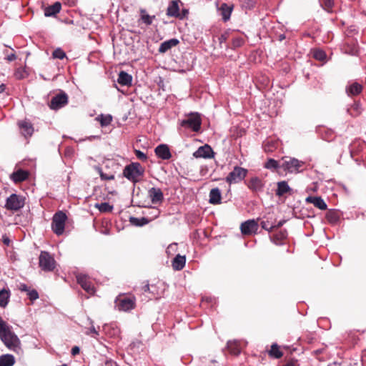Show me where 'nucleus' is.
Wrapping results in <instances>:
<instances>
[{"instance_id":"nucleus-35","label":"nucleus","mask_w":366,"mask_h":366,"mask_svg":"<svg viewBox=\"0 0 366 366\" xmlns=\"http://www.w3.org/2000/svg\"><path fill=\"white\" fill-rule=\"evenodd\" d=\"M269 355L273 358L279 359L282 357L283 354L280 351L279 346L277 344L274 343L271 346V349L269 351Z\"/></svg>"},{"instance_id":"nucleus-13","label":"nucleus","mask_w":366,"mask_h":366,"mask_svg":"<svg viewBox=\"0 0 366 366\" xmlns=\"http://www.w3.org/2000/svg\"><path fill=\"white\" fill-rule=\"evenodd\" d=\"M241 232L244 235L252 234L255 233L258 229V224L254 219H249L242 223Z\"/></svg>"},{"instance_id":"nucleus-47","label":"nucleus","mask_w":366,"mask_h":366,"mask_svg":"<svg viewBox=\"0 0 366 366\" xmlns=\"http://www.w3.org/2000/svg\"><path fill=\"white\" fill-rule=\"evenodd\" d=\"M177 249V244L172 243L168 246L166 252L169 255H172L174 254V252H176Z\"/></svg>"},{"instance_id":"nucleus-58","label":"nucleus","mask_w":366,"mask_h":366,"mask_svg":"<svg viewBox=\"0 0 366 366\" xmlns=\"http://www.w3.org/2000/svg\"><path fill=\"white\" fill-rule=\"evenodd\" d=\"M226 39H227V37L224 34L221 35L220 37L219 38L220 43H222L223 41H226Z\"/></svg>"},{"instance_id":"nucleus-16","label":"nucleus","mask_w":366,"mask_h":366,"mask_svg":"<svg viewBox=\"0 0 366 366\" xmlns=\"http://www.w3.org/2000/svg\"><path fill=\"white\" fill-rule=\"evenodd\" d=\"M154 152L159 158L163 160H168L172 157L170 149L167 144H162L158 145L155 148Z\"/></svg>"},{"instance_id":"nucleus-31","label":"nucleus","mask_w":366,"mask_h":366,"mask_svg":"<svg viewBox=\"0 0 366 366\" xmlns=\"http://www.w3.org/2000/svg\"><path fill=\"white\" fill-rule=\"evenodd\" d=\"M179 8L178 3L175 1H172L167 7V15L169 16L177 17L179 15Z\"/></svg>"},{"instance_id":"nucleus-60","label":"nucleus","mask_w":366,"mask_h":366,"mask_svg":"<svg viewBox=\"0 0 366 366\" xmlns=\"http://www.w3.org/2000/svg\"><path fill=\"white\" fill-rule=\"evenodd\" d=\"M4 244H7V245H8V244H9V239H5L4 240Z\"/></svg>"},{"instance_id":"nucleus-49","label":"nucleus","mask_w":366,"mask_h":366,"mask_svg":"<svg viewBox=\"0 0 366 366\" xmlns=\"http://www.w3.org/2000/svg\"><path fill=\"white\" fill-rule=\"evenodd\" d=\"M100 177L103 180H112L114 179V176L113 174H104L102 171H100Z\"/></svg>"},{"instance_id":"nucleus-32","label":"nucleus","mask_w":366,"mask_h":366,"mask_svg":"<svg viewBox=\"0 0 366 366\" xmlns=\"http://www.w3.org/2000/svg\"><path fill=\"white\" fill-rule=\"evenodd\" d=\"M15 363V358L11 354L0 355V366H12Z\"/></svg>"},{"instance_id":"nucleus-51","label":"nucleus","mask_w":366,"mask_h":366,"mask_svg":"<svg viewBox=\"0 0 366 366\" xmlns=\"http://www.w3.org/2000/svg\"><path fill=\"white\" fill-rule=\"evenodd\" d=\"M19 289L21 292H28L29 291V287L24 283H21L19 286Z\"/></svg>"},{"instance_id":"nucleus-9","label":"nucleus","mask_w":366,"mask_h":366,"mask_svg":"<svg viewBox=\"0 0 366 366\" xmlns=\"http://www.w3.org/2000/svg\"><path fill=\"white\" fill-rule=\"evenodd\" d=\"M116 302L119 310L128 312L135 307L136 298L134 297L119 298L116 300Z\"/></svg>"},{"instance_id":"nucleus-44","label":"nucleus","mask_w":366,"mask_h":366,"mask_svg":"<svg viewBox=\"0 0 366 366\" xmlns=\"http://www.w3.org/2000/svg\"><path fill=\"white\" fill-rule=\"evenodd\" d=\"M260 224L262 229L268 232H271L272 229H274V226H273V224H269L268 221H262Z\"/></svg>"},{"instance_id":"nucleus-17","label":"nucleus","mask_w":366,"mask_h":366,"mask_svg":"<svg viewBox=\"0 0 366 366\" xmlns=\"http://www.w3.org/2000/svg\"><path fill=\"white\" fill-rule=\"evenodd\" d=\"M19 127L20 129L21 134L27 138L30 137L34 133V127L32 124L26 120L19 122Z\"/></svg>"},{"instance_id":"nucleus-30","label":"nucleus","mask_w":366,"mask_h":366,"mask_svg":"<svg viewBox=\"0 0 366 366\" xmlns=\"http://www.w3.org/2000/svg\"><path fill=\"white\" fill-rule=\"evenodd\" d=\"M291 190L290 187L286 181H281L277 183V188L275 191L277 196H283L287 192Z\"/></svg>"},{"instance_id":"nucleus-59","label":"nucleus","mask_w":366,"mask_h":366,"mask_svg":"<svg viewBox=\"0 0 366 366\" xmlns=\"http://www.w3.org/2000/svg\"><path fill=\"white\" fill-rule=\"evenodd\" d=\"M6 89V85L4 84H0V94L4 92Z\"/></svg>"},{"instance_id":"nucleus-42","label":"nucleus","mask_w":366,"mask_h":366,"mask_svg":"<svg viewBox=\"0 0 366 366\" xmlns=\"http://www.w3.org/2000/svg\"><path fill=\"white\" fill-rule=\"evenodd\" d=\"M52 56L55 59H63L66 57V53L61 48H57L54 51Z\"/></svg>"},{"instance_id":"nucleus-40","label":"nucleus","mask_w":366,"mask_h":366,"mask_svg":"<svg viewBox=\"0 0 366 366\" xmlns=\"http://www.w3.org/2000/svg\"><path fill=\"white\" fill-rule=\"evenodd\" d=\"M321 6L327 12H331L334 6V0H320Z\"/></svg>"},{"instance_id":"nucleus-36","label":"nucleus","mask_w":366,"mask_h":366,"mask_svg":"<svg viewBox=\"0 0 366 366\" xmlns=\"http://www.w3.org/2000/svg\"><path fill=\"white\" fill-rule=\"evenodd\" d=\"M102 127H106L111 124L112 121V117L110 114H100L97 117Z\"/></svg>"},{"instance_id":"nucleus-29","label":"nucleus","mask_w":366,"mask_h":366,"mask_svg":"<svg viewBox=\"0 0 366 366\" xmlns=\"http://www.w3.org/2000/svg\"><path fill=\"white\" fill-rule=\"evenodd\" d=\"M232 9L233 6H229L225 3L222 4L220 6V11L224 21H227L230 19Z\"/></svg>"},{"instance_id":"nucleus-57","label":"nucleus","mask_w":366,"mask_h":366,"mask_svg":"<svg viewBox=\"0 0 366 366\" xmlns=\"http://www.w3.org/2000/svg\"><path fill=\"white\" fill-rule=\"evenodd\" d=\"M143 290H144V292H150V287H149V284H147V285H144V286L143 287Z\"/></svg>"},{"instance_id":"nucleus-3","label":"nucleus","mask_w":366,"mask_h":366,"mask_svg":"<svg viewBox=\"0 0 366 366\" xmlns=\"http://www.w3.org/2000/svg\"><path fill=\"white\" fill-rule=\"evenodd\" d=\"M66 219L67 216L62 211H59L54 214L51 222V229L54 234L59 236L64 233Z\"/></svg>"},{"instance_id":"nucleus-43","label":"nucleus","mask_w":366,"mask_h":366,"mask_svg":"<svg viewBox=\"0 0 366 366\" xmlns=\"http://www.w3.org/2000/svg\"><path fill=\"white\" fill-rule=\"evenodd\" d=\"M244 44L243 38L240 36L234 37L232 39V46L234 48L239 47Z\"/></svg>"},{"instance_id":"nucleus-28","label":"nucleus","mask_w":366,"mask_h":366,"mask_svg":"<svg viewBox=\"0 0 366 366\" xmlns=\"http://www.w3.org/2000/svg\"><path fill=\"white\" fill-rule=\"evenodd\" d=\"M362 86L357 82H354L346 87V92L349 96H355L360 94Z\"/></svg>"},{"instance_id":"nucleus-50","label":"nucleus","mask_w":366,"mask_h":366,"mask_svg":"<svg viewBox=\"0 0 366 366\" xmlns=\"http://www.w3.org/2000/svg\"><path fill=\"white\" fill-rule=\"evenodd\" d=\"M86 335H92L93 337H97L99 335V332L94 326L89 328V330L86 332Z\"/></svg>"},{"instance_id":"nucleus-34","label":"nucleus","mask_w":366,"mask_h":366,"mask_svg":"<svg viewBox=\"0 0 366 366\" xmlns=\"http://www.w3.org/2000/svg\"><path fill=\"white\" fill-rule=\"evenodd\" d=\"M149 219L146 217L137 218L134 217H131L129 218V222L132 225L142 227L149 222Z\"/></svg>"},{"instance_id":"nucleus-23","label":"nucleus","mask_w":366,"mask_h":366,"mask_svg":"<svg viewBox=\"0 0 366 366\" xmlns=\"http://www.w3.org/2000/svg\"><path fill=\"white\" fill-rule=\"evenodd\" d=\"M209 202L212 204H219L221 203L222 194L219 188H213L209 192Z\"/></svg>"},{"instance_id":"nucleus-15","label":"nucleus","mask_w":366,"mask_h":366,"mask_svg":"<svg viewBox=\"0 0 366 366\" xmlns=\"http://www.w3.org/2000/svg\"><path fill=\"white\" fill-rule=\"evenodd\" d=\"M247 187L254 192H261L264 187V182L258 177H252L247 182Z\"/></svg>"},{"instance_id":"nucleus-54","label":"nucleus","mask_w":366,"mask_h":366,"mask_svg":"<svg viewBox=\"0 0 366 366\" xmlns=\"http://www.w3.org/2000/svg\"><path fill=\"white\" fill-rule=\"evenodd\" d=\"M6 59L8 61H14L16 59V56L14 53H12L9 55H8L6 57Z\"/></svg>"},{"instance_id":"nucleus-33","label":"nucleus","mask_w":366,"mask_h":366,"mask_svg":"<svg viewBox=\"0 0 366 366\" xmlns=\"http://www.w3.org/2000/svg\"><path fill=\"white\" fill-rule=\"evenodd\" d=\"M155 19V16L149 15L146 10L144 9H140V21H142L144 24L149 26L151 25L153 22V20Z\"/></svg>"},{"instance_id":"nucleus-2","label":"nucleus","mask_w":366,"mask_h":366,"mask_svg":"<svg viewBox=\"0 0 366 366\" xmlns=\"http://www.w3.org/2000/svg\"><path fill=\"white\" fill-rule=\"evenodd\" d=\"M144 169L138 162H133L125 167L123 174L129 180L137 182L144 174Z\"/></svg>"},{"instance_id":"nucleus-5","label":"nucleus","mask_w":366,"mask_h":366,"mask_svg":"<svg viewBox=\"0 0 366 366\" xmlns=\"http://www.w3.org/2000/svg\"><path fill=\"white\" fill-rule=\"evenodd\" d=\"M39 264L42 270L51 272L55 268L56 261L48 252L41 251L39 257Z\"/></svg>"},{"instance_id":"nucleus-52","label":"nucleus","mask_w":366,"mask_h":366,"mask_svg":"<svg viewBox=\"0 0 366 366\" xmlns=\"http://www.w3.org/2000/svg\"><path fill=\"white\" fill-rule=\"evenodd\" d=\"M284 366H299L297 364V360L292 359L288 361Z\"/></svg>"},{"instance_id":"nucleus-56","label":"nucleus","mask_w":366,"mask_h":366,"mask_svg":"<svg viewBox=\"0 0 366 366\" xmlns=\"http://www.w3.org/2000/svg\"><path fill=\"white\" fill-rule=\"evenodd\" d=\"M285 220H281L277 224H273V226H274V229L279 228V227H282L285 224Z\"/></svg>"},{"instance_id":"nucleus-18","label":"nucleus","mask_w":366,"mask_h":366,"mask_svg":"<svg viewBox=\"0 0 366 366\" xmlns=\"http://www.w3.org/2000/svg\"><path fill=\"white\" fill-rule=\"evenodd\" d=\"M148 194L153 204L161 203L164 199L163 193L159 188L152 187Z\"/></svg>"},{"instance_id":"nucleus-1","label":"nucleus","mask_w":366,"mask_h":366,"mask_svg":"<svg viewBox=\"0 0 366 366\" xmlns=\"http://www.w3.org/2000/svg\"><path fill=\"white\" fill-rule=\"evenodd\" d=\"M0 340L10 350L19 354L22 352L21 341L12 331V327L0 317Z\"/></svg>"},{"instance_id":"nucleus-11","label":"nucleus","mask_w":366,"mask_h":366,"mask_svg":"<svg viewBox=\"0 0 366 366\" xmlns=\"http://www.w3.org/2000/svg\"><path fill=\"white\" fill-rule=\"evenodd\" d=\"M68 102V96L62 92L54 96L50 102L49 107L51 109L57 110L65 106Z\"/></svg>"},{"instance_id":"nucleus-55","label":"nucleus","mask_w":366,"mask_h":366,"mask_svg":"<svg viewBox=\"0 0 366 366\" xmlns=\"http://www.w3.org/2000/svg\"><path fill=\"white\" fill-rule=\"evenodd\" d=\"M79 350H79V347H77V346L73 347L72 349H71V355H76L79 354Z\"/></svg>"},{"instance_id":"nucleus-37","label":"nucleus","mask_w":366,"mask_h":366,"mask_svg":"<svg viewBox=\"0 0 366 366\" xmlns=\"http://www.w3.org/2000/svg\"><path fill=\"white\" fill-rule=\"evenodd\" d=\"M95 207L101 212H111L114 208L113 206L108 202L97 203L95 204Z\"/></svg>"},{"instance_id":"nucleus-8","label":"nucleus","mask_w":366,"mask_h":366,"mask_svg":"<svg viewBox=\"0 0 366 366\" xmlns=\"http://www.w3.org/2000/svg\"><path fill=\"white\" fill-rule=\"evenodd\" d=\"M76 280L79 285H81L88 294L94 295L95 292L94 286L90 279V277L85 274H78L76 275Z\"/></svg>"},{"instance_id":"nucleus-19","label":"nucleus","mask_w":366,"mask_h":366,"mask_svg":"<svg viewBox=\"0 0 366 366\" xmlns=\"http://www.w3.org/2000/svg\"><path fill=\"white\" fill-rule=\"evenodd\" d=\"M242 342L239 340H229L227 347L231 355H239L242 350Z\"/></svg>"},{"instance_id":"nucleus-41","label":"nucleus","mask_w":366,"mask_h":366,"mask_svg":"<svg viewBox=\"0 0 366 366\" xmlns=\"http://www.w3.org/2000/svg\"><path fill=\"white\" fill-rule=\"evenodd\" d=\"M344 51L345 53L350 54L351 55H356L358 52L357 46L354 44L352 46L349 45L348 43H347L344 46Z\"/></svg>"},{"instance_id":"nucleus-27","label":"nucleus","mask_w":366,"mask_h":366,"mask_svg":"<svg viewBox=\"0 0 366 366\" xmlns=\"http://www.w3.org/2000/svg\"><path fill=\"white\" fill-rule=\"evenodd\" d=\"M117 81L122 86L131 85L132 76L124 71H121L119 74Z\"/></svg>"},{"instance_id":"nucleus-46","label":"nucleus","mask_w":366,"mask_h":366,"mask_svg":"<svg viewBox=\"0 0 366 366\" xmlns=\"http://www.w3.org/2000/svg\"><path fill=\"white\" fill-rule=\"evenodd\" d=\"M255 2L254 0H244L242 6L247 9H251L254 6Z\"/></svg>"},{"instance_id":"nucleus-12","label":"nucleus","mask_w":366,"mask_h":366,"mask_svg":"<svg viewBox=\"0 0 366 366\" xmlns=\"http://www.w3.org/2000/svg\"><path fill=\"white\" fill-rule=\"evenodd\" d=\"M214 152L210 146L204 144L199 147L194 153L193 156L195 158L209 159L214 157Z\"/></svg>"},{"instance_id":"nucleus-39","label":"nucleus","mask_w":366,"mask_h":366,"mask_svg":"<svg viewBox=\"0 0 366 366\" xmlns=\"http://www.w3.org/2000/svg\"><path fill=\"white\" fill-rule=\"evenodd\" d=\"M264 168L270 170H275L280 168L278 162L274 159H269L264 164Z\"/></svg>"},{"instance_id":"nucleus-38","label":"nucleus","mask_w":366,"mask_h":366,"mask_svg":"<svg viewBox=\"0 0 366 366\" xmlns=\"http://www.w3.org/2000/svg\"><path fill=\"white\" fill-rule=\"evenodd\" d=\"M313 57L318 61H325L327 58L326 53L322 49H314L312 52Z\"/></svg>"},{"instance_id":"nucleus-45","label":"nucleus","mask_w":366,"mask_h":366,"mask_svg":"<svg viewBox=\"0 0 366 366\" xmlns=\"http://www.w3.org/2000/svg\"><path fill=\"white\" fill-rule=\"evenodd\" d=\"M27 295L31 301H34L39 298V294L36 290H29L27 292Z\"/></svg>"},{"instance_id":"nucleus-4","label":"nucleus","mask_w":366,"mask_h":366,"mask_svg":"<svg viewBox=\"0 0 366 366\" xmlns=\"http://www.w3.org/2000/svg\"><path fill=\"white\" fill-rule=\"evenodd\" d=\"M25 204V198L16 194H11L6 199L4 207L7 210L18 211L21 209Z\"/></svg>"},{"instance_id":"nucleus-25","label":"nucleus","mask_w":366,"mask_h":366,"mask_svg":"<svg viewBox=\"0 0 366 366\" xmlns=\"http://www.w3.org/2000/svg\"><path fill=\"white\" fill-rule=\"evenodd\" d=\"M179 42V41L177 39H171L169 40L165 41L160 44L159 51L160 53H165L171 48L176 46Z\"/></svg>"},{"instance_id":"nucleus-14","label":"nucleus","mask_w":366,"mask_h":366,"mask_svg":"<svg viewBox=\"0 0 366 366\" xmlns=\"http://www.w3.org/2000/svg\"><path fill=\"white\" fill-rule=\"evenodd\" d=\"M10 296L9 288L4 282H0V307L4 308L7 306Z\"/></svg>"},{"instance_id":"nucleus-6","label":"nucleus","mask_w":366,"mask_h":366,"mask_svg":"<svg viewBox=\"0 0 366 366\" xmlns=\"http://www.w3.org/2000/svg\"><path fill=\"white\" fill-rule=\"evenodd\" d=\"M247 174V169L235 166L232 172L226 177L225 180L229 184L241 182Z\"/></svg>"},{"instance_id":"nucleus-20","label":"nucleus","mask_w":366,"mask_h":366,"mask_svg":"<svg viewBox=\"0 0 366 366\" xmlns=\"http://www.w3.org/2000/svg\"><path fill=\"white\" fill-rule=\"evenodd\" d=\"M306 202L312 204L317 208L325 210L327 209V204L321 197L309 196L305 199Z\"/></svg>"},{"instance_id":"nucleus-10","label":"nucleus","mask_w":366,"mask_h":366,"mask_svg":"<svg viewBox=\"0 0 366 366\" xmlns=\"http://www.w3.org/2000/svg\"><path fill=\"white\" fill-rule=\"evenodd\" d=\"M201 119L199 114H192L187 119L182 122L183 127L191 128L194 132H198L201 127Z\"/></svg>"},{"instance_id":"nucleus-7","label":"nucleus","mask_w":366,"mask_h":366,"mask_svg":"<svg viewBox=\"0 0 366 366\" xmlns=\"http://www.w3.org/2000/svg\"><path fill=\"white\" fill-rule=\"evenodd\" d=\"M304 165L302 161L295 158L283 159L281 167L290 173H297L300 172V168Z\"/></svg>"},{"instance_id":"nucleus-24","label":"nucleus","mask_w":366,"mask_h":366,"mask_svg":"<svg viewBox=\"0 0 366 366\" xmlns=\"http://www.w3.org/2000/svg\"><path fill=\"white\" fill-rule=\"evenodd\" d=\"M28 175H29V174L27 172L22 170V169H19L16 172H14L10 175V179L14 183H19V182H21L24 181L25 179H26L28 177Z\"/></svg>"},{"instance_id":"nucleus-22","label":"nucleus","mask_w":366,"mask_h":366,"mask_svg":"<svg viewBox=\"0 0 366 366\" xmlns=\"http://www.w3.org/2000/svg\"><path fill=\"white\" fill-rule=\"evenodd\" d=\"M61 9V4L59 1H56L51 6H49L44 9V15L46 16H55L59 14Z\"/></svg>"},{"instance_id":"nucleus-21","label":"nucleus","mask_w":366,"mask_h":366,"mask_svg":"<svg viewBox=\"0 0 366 366\" xmlns=\"http://www.w3.org/2000/svg\"><path fill=\"white\" fill-rule=\"evenodd\" d=\"M186 264V256L177 254L172 262V268L175 271L182 270Z\"/></svg>"},{"instance_id":"nucleus-48","label":"nucleus","mask_w":366,"mask_h":366,"mask_svg":"<svg viewBox=\"0 0 366 366\" xmlns=\"http://www.w3.org/2000/svg\"><path fill=\"white\" fill-rule=\"evenodd\" d=\"M134 153L136 154V157L139 159H140L142 161H146L147 160V154L144 152H142L140 150H138V149H135Z\"/></svg>"},{"instance_id":"nucleus-26","label":"nucleus","mask_w":366,"mask_h":366,"mask_svg":"<svg viewBox=\"0 0 366 366\" xmlns=\"http://www.w3.org/2000/svg\"><path fill=\"white\" fill-rule=\"evenodd\" d=\"M287 237V232L285 229H282L270 236V239L272 242H274L277 245H280L282 244V241L285 239Z\"/></svg>"},{"instance_id":"nucleus-53","label":"nucleus","mask_w":366,"mask_h":366,"mask_svg":"<svg viewBox=\"0 0 366 366\" xmlns=\"http://www.w3.org/2000/svg\"><path fill=\"white\" fill-rule=\"evenodd\" d=\"M160 214V211L157 209V208H152V218H157V217H159Z\"/></svg>"}]
</instances>
